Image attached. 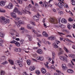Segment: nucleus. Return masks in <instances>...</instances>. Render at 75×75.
<instances>
[{
	"label": "nucleus",
	"instance_id": "a19ab883",
	"mask_svg": "<svg viewBox=\"0 0 75 75\" xmlns=\"http://www.w3.org/2000/svg\"><path fill=\"white\" fill-rule=\"evenodd\" d=\"M17 1L19 4H22V3H23V2H22V0H17Z\"/></svg>",
	"mask_w": 75,
	"mask_h": 75
},
{
	"label": "nucleus",
	"instance_id": "423d86ee",
	"mask_svg": "<svg viewBox=\"0 0 75 75\" xmlns=\"http://www.w3.org/2000/svg\"><path fill=\"white\" fill-rule=\"evenodd\" d=\"M13 7V5L12 3H10L6 7V8H8V9H12Z\"/></svg>",
	"mask_w": 75,
	"mask_h": 75
},
{
	"label": "nucleus",
	"instance_id": "680f3d73",
	"mask_svg": "<svg viewBox=\"0 0 75 75\" xmlns=\"http://www.w3.org/2000/svg\"><path fill=\"white\" fill-rule=\"evenodd\" d=\"M64 31L67 33H69V32L67 30L65 29L64 30Z\"/></svg>",
	"mask_w": 75,
	"mask_h": 75
},
{
	"label": "nucleus",
	"instance_id": "5fc2aeb1",
	"mask_svg": "<svg viewBox=\"0 0 75 75\" xmlns=\"http://www.w3.org/2000/svg\"><path fill=\"white\" fill-rule=\"evenodd\" d=\"M11 31H14L15 33H17V31L14 30L13 29H12L11 30Z\"/></svg>",
	"mask_w": 75,
	"mask_h": 75
},
{
	"label": "nucleus",
	"instance_id": "a211bd4d",
	"mask_svg": "<svg viewBox=\"0 0 75 75\" xmlns=\"http://www.w3.org/2000/svg\"><path fill=\"white\" fill-rule=\"evenodd\" d=\"M48 39L53 41L54 40H55V37L54 36H51L48 38Z\"/></svg>",
	"mask_w": 75,
	"mask_h": 75
},
{
	"label": "nucleus",
	"instance_id": "774afa93",
	"mask_svg": "<svg viewBox=\"0 0 75 75\" xmlns=\"http://www.w3.org/2000/svg\"><path fill=\"white\" fill-rule=\"evenodd\" d=\"M18 65L20 66V67H23V64H22L21 63L19 64Z\"/></svg>",
	"mask_w": 75,
	"mask_h": 75
},
{
	"label": "nucleus",
	"instance_id": "8fccbe9b",
	"mask_svg": "<svg viewBox=\"0 0 75 75\" xmlns=\"http://www.w3.org/2000/svg\"><path fill=\"white\" fill-rule=\"evenodd\" d=\"M58 34H59V35H65V34L62 33H60V32H58Z\"/></svg>",
	"mask_w": 75,
	"mask_h": 75
},
{
	"label": "nucleus",
	"instance_id": "393cba45",
	"mask_svg": "<svg viewBox=\"0 0 75 75\" xmlns=\"http://www.w3.org/2000/svg\"><path fill=\"white\" fill-rule=\"evenodd\" d=\"M2 44H3V41L1 39H0V46L3 47V45Z\"/></svg>",
	"mask_w": 75,
	"mask_h": 75
},
{
	"label": "nucleus",
	"instance_id": "412c9836",
	"mask_svg": "<svg viewBox=\"0 0 75 75\" xmlns=\"http://www.w3.org/2000/svg\"><path fill=\"white\" fill-rule=\"evenodd\" d=\"M42 35L44 37H48V34L45 31L43 32Z\"/></svg>",
	"mask_w": 75,
	"mask_h": 75
},
{
	"label": "nucleus",
	"instance_id": "37998d69",
	"mask_svg": "<svg viewBox=\"0 0 75 75\" xmlns=\"http://www.w3.org/2000/svg\"><path fill=\"white\" fill-rule=\"evenodd\" d=\"M16 64H17L18 65L20 63L19 60H17L16 61Z\"/></svg>",
	"mask_w": 75,
	"mask_h": 75
},
{
	"label": "nucleus",
	"instance_id": "b1692460",
	"mask_svg": "<svg viewBox=\"0 0 75 75\" xmlns=\"http://www.w3.org/2000/svg\"><path fill=\"white\" fill-rule=\"evenodd\" d=\"M0 5L1 6H4L5 5V2L1 1L0 2Z\"/></svg>",
	"mask_w": 75,
	"mask_h": 75
},
{
	"label": "nucleus",
	"instance_id": "603ef678",
	"mask_svg": "<svg viewBox=\"0 0 75 75\" xmlns=\"http://www.w3.org/2000/svg\"><path fill=\"white\" fill-rule=\"evenodd\" d=\"M21 51V48L18 49V52H20Z\"/></svg>",
	"mask_w": 75,
	"mask_h": 75
},
{
	"label": "nucleus",
	"instance_id": "a878e982",
	"mask_svg": "<svg viewBox=\"0 0 75 75\" xmlns=\"http://www.w3.org/2000/svg\"><path fill=\"white\" fill-rule=\"evenodd\" d=\"M69 57H71V58H75V55L73 54H70L69 55Z\"/></svg>",
	"mask_w": 75,
	"mask_h": 75
},
{
	"label": "nucleus",
	"instance_id": "7c9ffc66",
	"mask_svg": "<svg viewBox=\"0 0 75 75\" xmlns=\"http://www.w3.org/2000/svg\"><path fill=\"white\" fill-rule=\"evenodd\" d=\"M27 63L28 65H30V64H31V61L30 60H28L27 61Z\"/></svg>",
	"mask_w": 75,
	"mask_h": 75
},
{
	"label": "nucleus",
	"instance_id": "9b49d317",
	"mask_svg": "<svg viewBox=\"0 0 75 75\" xmlns=\"http://www.w3.org/2000/svg\"><path fill=\"white\" fill-rule=\"evenodd\" d=\"M62 68L64 69V70H67L68 69V67H67L66 64H63L62 65Z\"/></svg>",
	"mask_w": 75,
	"mask_h": 75
},
{
	"label": "nucleus",
	"instance_id": "dca6fc26",
	"mask_svg": "<svg viewBox=\"0 0 75 75\" xmlns=\"http://www.w3.org/2000/svg\"><path fill=\"white\" fill-rule=\"evenodd\" d=\"M37 52L39 54H42V51L41 49H39L37 50Z\"/></svg>",
	"mask_w": 75,
	"mask_h": 75
},
{
	"label": "nucleus",
	"instance_id": "4be33fe9",
	"mask_svg": "<svg viewBox=\"0 0 75 75\" xmlns=\"http://www.w3.org/2000/svg\"><path fill=\"white\" fill-rule=\"evenodd\" d=\"M15 44L17 47H20V44L18 42L16 41L15 42Z\"/></svg>",
	"mask_w": 75,
	"mask_h": 75
},
{
	"label": "nucleus",
	"instance_id": "79ce46f5",
	"mask_svg": "<svg viewBox=\"0 0 75 75\" xmlns=\"http://www.w3.org/2000/svg\"><path fill=\"white\" fill-rule=\"evenodd\" d=\"M64 7H66L67 8H68V5L67 4H64Z\"/></svg>",
	"mask_w": 75,
	"mask_h": 75
},
{
	"label": "nucleus",
	"instance_id": "f03ea898",
	"mask_svg": "<svg viewBox=\"0 0 75 75\" xmlns=\"http://www.w3.org/2000/svg\"><path fill=\"white\" fill-rule=\"evenodd\" d=\"M30 10V8L28 7V6H27L25 7L24 10L22 11V13L23 14H30L31 13L29 11Z\"/></svg>",
	"mask_w": 75,
	"mask_h": 75
},
{
	"label": "nucleus",
	"instance_id": "72a5a7b5",
	"mask_svg": "<svg viewBox=\"0 0 75 75\" xmlns=\"http://www.w3.org/2000/svg\"><path fill=\"white\" fill-rule=\"evenodd\" d=\"M5 74V71L3 70H1V75H4Z\"/></svg>",
	"mask_w": 75,
	"mask_h": 75
},
{
	"label": "nucleus",
	"instance_id": "ea45409f",
	"mask_svg": "<svg viewBox=\"0 0 75 75\" xmlns=\"http://www.w3.org/2000/svg\"><path fill=\"white\" fill-rule=\"evenodd\" d=\"M58 14H60V15H62L63 14H64V13H63V12L62 11H60L58 12Z\"/></svg>",
	"mask_w": 75,
	"mask_h": 75
},
{
	"label": "nucleus",
	"instance_id": "6ab92c4d",
	"mask_svg": "<svg viewBox=\"0 0 75 75\" xmlns=\"http://www.w3.org/2000/svg\"><path fill=\"white\" fill-rule=\"evenodd\" d=\"M52 46H53V48H59L58 46L56 44V43H54L53 44Z\"/></svg>",
	"mask_w": 75,
	"mask_h": 75
},
{
	"label": "nucleus",
	"instance_id": "052dcab7",
	"mask_svg": "<svg viewBox=\"0 0 75 75\" xmlns=\"http://www.w3.org/2000/svg\"><path fill=\"white\" fill-rule=\"evenodd\" d=\"M71 4L72 5H73V6H75V1H73L71 3Z\"/></svg>",
	"mask_w": 75,
	"mask_h": 75
},
{
	"label": "nucleus",
	"instance_id": "c9c22d12",
	"mask_svg": "<svg viewBox=\"0 0 75 75\" xmlns=\"http://www.w3.org/2000/svg\"><path fill=\"white\" fill-rule=\"evenodd\" d=\"M64 49L65 51H66V52H67V53H69V50L66 48V47H64Z\"/></svg>",
	"mask_w": 75,
	"mask_h": 75
},
{
	"label": "nucleus",
	"instance_id": "4468645a",
	"mask_svg": "<svg viewBox=\"0 0 75 75\" xmlns=\"http://www.w3.org/2000/svg\"><path fill=\"white\" fill-rule=\"evenodd\" d=\"M67 72L68 73H69V74H73L74 72V71L73 70L71 69H68L67 70Z\"/></svg>",
	"mask_w": 75,
	"mask_h": 75
},
{
	"label": "nucleus",
	"instance_id": "2eb2a0df",
	"mask_svg": "<svg viewBox=\"0 0 75 75\" xmlns=\"http://www.w3.org/2000/svg\"><path fill=\"white\" fill-rule=\"evenodd\" d=\"M37 60H40V61H42L44 59V57L42 56H40L38 57L37 58Z\"/></svg>",
	"mask_w": 75,
	"mask_h": 75
},
{
	"label": "nucleus",
	"instance_id": "c756f323",
	"mask_svg": "<svg viewBox=\"0 0 75 75\" xmlns=\"http://www.w3.org/2000/svg\"><path fill=\"white\" fill-rule=\"evenodd\" d=\"M18 8L17 7H15L13 10V12H15V13H17V12H18Z\"/></svg>",
	"mask_w": 75,
	"mask_h": 75
},
{
	"label": "nucleus",
	"instance_id": "4d7b16f0",
	"mask_svg": "<svg viewBox=\"0 0 75 75\" xmlns=\"http://www.w3.org/2000/svg\"><path fill=\"white\" fill-rule=\"evenodd\" d=\"M15 42H16V41L13 40L10 42V43H11L12 44H13V43H14V44H15Z\"/></svg>",
	"mask_w": 75,
	"mask_h": 75
},
{
	"label": "nucleus",
	"instance_id": "e433bc0d",
	"mask_svg": "<svg viewBox=\"0 0 75 75\" xmlns=\"http://www.w3.org/2000/svg\"><path fill=\"white\" fill-rule=\"evenodd\" d=\"M0 12L1 13H5L6 11L5 10H3L2 8H0Z\"/></svg>",
	"mask_w": 75,
	"mask_h": 75
},
{
	"label": "nucleus",
	"instance_id": "9d476101",
	"mask_svg": "<svg viewBox=\"0 0 75 75\" xmlns=\"http://www.w3.org/2000/svg\"><path fill=\"white\" fill-rule=\"evenodd\" d=\"M32 32L33 33H34L35 34H36L37 36L38 37H42V35L40 34H38V33L37 32H35V30H32Z\"/></svg>",
	"mask_w": 75,
	"mask_h": 75
},
{
	"label": "nucleus",
	"instance_id": "f704fd0d",
	"mask_svg": "<svg viewBox=\"0 0 75 75\" xmlns=\"http://www.w3.org/2000/svg\"><path fill=\"white\" fill-rule=\"evenodd\" d=\"M28 37L29 38V41H31L32 40V38H33L32 36L29 35H28Z\"/></svg>",
	"mask_w": 75,
	"mask_h": 75
},
{
	"label": "nucleus",
	"instance_id": "e2e57ef3",
	"mask_svg": "<svg viewBox=\"0 0 75 75\" xmlns=\"http://www.w3.org/2000/svg\"><path fill=\"white\" fill-rule=\"evenodd\" d=\"M56 24H55L54 25V26L55 27H58V24H57V23H56Z\"/></svg>",
	"mask_w": 75,
	"mask_h": 75
},
{
	"label": "nucleus",
	"instance_id": "0e129e2a",
	"mask_svg": "<svg viewBox=\"0 0 75 75\" xmlns=\"http://www.w3.org/2000/svg\"><path fill=\"white\" fill-rule=\"evenodd\" d=\"M52 11H53V12H54L55 13L57 12V11H56V9H52Z\"/></svg>",
	"mask_w": 75,
	"mask_h": 75
},
{
	"label": "nucleus",
	"instance_id": "bb28decb",
	"mask_svg": "<svg viewBox=\"0 0 75 75\" xmlns=\"http://www.w3.org/2000/svg\"><path fill=\"white\" fill-rule=\"evenodd\" d=\"M52 59H54L55 57V53L54 52H52Z\"/></svg>",
	"mask_w": 75,
	"mask_h": 75
},
{
	"label": "nucleus",
	"instance_id": "f3484780",
	"mask_svg": "<svg viewBox=\"0 0 75 75\" xmlns=\"http://www.w3.org/2000/svg\"><path fill=\"white\" fill-rule=\"evenodd\" d=\"M42 7H44L46 8H48L49 6L48 5L47 3H44L43 4V5H42Z\"/></svg>",
	"mask_w": 75,
	"mask_h": 75
},
{
	"label": "nucleus",
	"instance_id": "ddd939ff",
	"mask_svg": "<svg viewBox=\"0 0 75 75\" xmlns=\"http://www.w3.org/2000/svg\"><path fill=\"white\" fill-rule=\"evenodd\" d=\"M11 15L12 17L13 18H16V17H17V15H16V14L14 12L11 13Z\"/></svg>",
	"mask_w": 75,
	"mask_h": 75
},
{
	"label": "nucleus",
	"instance_id": "c85d7f7f",
	"mask_svg": "<svg viewBox=\"0 0 75 75\" xmlns=\"http://www.w3.org/2000/svg\"><path fill=\"white\" fill-rule=\"evenodd\" d=\"M8 61L11 65H13L14 64V61L12 60H8Z\"/></svg>",
	"mask_w": 75,
	"mask_h": 75
},
{
	"label": "nucleus",
	"instance_id": "de8ad7c7",
	"mask_svg": "<svg viewBox=\"0 0 75 75\" xmlns=\"http://www.w3.org/2000/svg\"><path fill=\"white\" fill-rule=\"evenodd\" d=\"M68 21H72L73 19H72L71 18H70L68 19Z\"/></svg>",
	"mask_w": 75,
	"mask_h": 75
},
{
	"label": "nucleus",
	"instance_id": "58836bf2",
	"mask_svg": "<svg viewBox=\"0 0 75 75\" xmlns=\"http://www.w3.org/2000/svg\"><path fill=\"white\" fill-rule=\"evenodd\" d=\"M35 73L37 74V75H40V71L39 70H37L35 71Z\"/></svg>",
	"mask_w": 75,
	"mask_h": 75
},
{
	"label": "nucleus",
	"instance_id": "1a4fd4ad",
	"mask_svg": "<svg viewBox=\"0 0 75 75\" xmlns=\"http://www.w3.org/2000/svg\"><path fill=\"white\" fill-rule=\"evenodd\" d=\"M57 73H54V75H64V74L61 73V71L59 70H56Z\"/></svg>",
	"mask_w": 75,
	"mask_h": 75
},
{
	"label": "nucleus",
	"instance_id": "bf43d9fd",
	"mask_svg": "<svg viewBox=\"0 0 75 75\" xmlns=\"http://www.w3.org/2000/svg\"><path fill=\"white\" fill-rule=\"evenodd\" d=\"M66 37H70L71 38H72V36H71V35H67L66 36Z\"/></svg>",
	"mask_w": 75,
	"mask_h": 75
},
{
	"label": "nucleus",
	"instance_id": "f257e3e1",
	"mask_svg": "<svg viewBox=\"0 0 75 75\" xmlns=\"http://www.w3.org/2000/svg\"><path fill=\"white\" fill-rule=\"evenodd\" d=\"M0 22L3 24H8L10 22V20L9 19H5V18L3 16H1L0 19Z\"/></svg>",
	"mask_w": 75,
	"mask_h": 75
},
{
	"label": "nucleus",
	"instance_id": "aec40b11",
	"mask_svg": "<svg viewBox=\"0 0 75 75\" xmlns=\"http://www.w3.org/2000/svg\"><path fill=\"white\" fill-rule=\"evenodd\" d=\"M61 23H65V24H67V20L65 18H62L61 20Z\"/></svg>",
	"mask_w": 75,
	"mask_h": 75
},
{
	"label": "nucleus",
	"instance_id": "20e7f679",
	"mask_svg": "<svg viewBox=\"0 0 75 75\" xmlns=\"http://www.w3.org/2000/svg\"><path fill=\"white\" fill-rule=\"evenodd\" d=\"M59 58L60 60L61 61H66V62H68V59L65 56H60Z\"/></svg>",
	"mask_w": 75,
	"mask_h": 75
},
{
	"label": "nucleus",
	"instance_id": "7ed1b4c3",
	"mask_svg": "<svg viewBox=\"0 0 75 75\" xmlns=\"http://www.w3.org/2000/svg\"><path fill=\"white\" fill-rule=\"evenodd\" d=\"M49 21L51 23H53V24H56L58 23V21L57 20H55L53 18H50Z\"/></svg>",
	"mask_w": 75,
	"mask_h": 75
},
{
	"label": "nucleus",
	"instance_id": "864d4df0",
	"mask_svg": "<svg viewBox=\"0 0 75 75\" xmlns=\"http://www.w3.org/2000/svg\"><path fill=\"white\" fill-rule=\"evenodd\" d=\"M45 65L46 68H48V69H49L50 68V67H49V66H48V65L46 64H45Z\"/></svg>",
	"mask_w": 75,
	"mask_h": 75
},
{
	"label": "nucleus",
	"instance_id": "6e6d98bb",
	"mask_svg": "<svg viewBox=\"0 0 75 75\" xmlns=\"http://www.w3.org/2000/svg\"><path fill=\"white\" fill-rule=\"evenodd\" d=\"M11 2H12L13 3H14V4L16 3V4H18V3L16 2V1H15V0L12 1Z\"/></svg>",
	"mask_w": 75,
	"mask_h": 75
},
{
	"label": "nucleus",
	"instance_id": "2f4dec72",
	"mask_svg": "<svg viewBox=\"0 0 75 75\" xmlns=\"http://www.w3.org/2000/svg\"><path fill=\"white\" fill-rule=\"evenodd\" d=\"M27 28H28V29H30V30L32 29V27L30 26V24H28L27 25Z\"/></svg>",
	"mask_w": 75,
	"mask_h": 75
},
{
	"label": "nucleus",
	"instance_id": "09e8293b",
	"mask_svg": "<svg viewBox=\"0 0 75 75\" xmlns=\"http://www.w3.org/2000/svg\"><path fill=\"white\" fill-rule=\"evenodd\" d=\"M16 33V37H19V34L18 33H17V32H15Z\"/></svg>",
	"mask_w": 75,
	"mask_h": 75
},
{
	"label": "nucleus",
	"instance_id": "338daca9",
	"mask_svg": "<svg viewBox=\"0 0 75 75\" xmlns=\"http://www.w3.org/2000/svg\"><path fill=\"white\" fill-rule=\"evenodd\" d=\"M35 6H36V7H39V5H38V4L36 3L35 4Z\"/></svg>",
	"mask_w": 75,
	"mask_h": 75
},
{
	"label": "nucleus",
	"instance_id": "4c0bfd02",
	"mask_svg": "<svg viewBox=\"0 0 75 75\" xmlns=\"http://www.w3.org/2000/svg\"><path fill=\"white\" fill-rule=\"evenodd\" d=\"M8 64V62H7V61H5L1 63V64H3V65H6V64Z\"/></svg>",
	"mask_w": 75,
	"mask_h": 75
},
{
	"label": "nucleus",
	"instance_id": "a18cd8bd",
	"mask_svg": "<svg viewBox=\"0 0 75 75\" xmlns=\"http://www.w3.org/2000/svg\"><path fill=\"white\" fill-rule=\"evenodd\" d=\"M72 48H73V49H74L75 50H74L73 51V52H74V53H75V45L73 46Z\"/></svg>",
	"mask_w": 75,
	"mask_h": 75
},
{
	"label": "nucleus",
	"instance_id": "13d9d810",
	"mask_svg": "<svg viewBox=\"0 0 75 75\" xmlns=\"http://www.w3.org/2000/svg\"><path fill=\"white\" fill-rule=\"evenodd\" d=\"M47 59H48V61H49V62H50V61H51V59L50 58L48 57Z\"/></svg>",
	"mask_w": 75,
	"mask_h": 75
},
{
	"label": "nucleus",
	"instance_id": "39448f33",
	"mask_svg": "<svg viewBox=\"0 0 75 75\" xmlns=\"http://www.w3.org/2000/svg\"><path fill=\"white\" fill-rule=\"evenodd\" d=\"M16 25H17L18 27H20V24H23V22L21 20L19 21H18V23L16 21H14Z\"/></svg>",
	"mask_w": 75,
	"mask_h": 75
},
{
	"label": "nucleus",
	"instance_id": "cd10ccee",
	"mask_svg": "<svg viewBox=\"0 0 75 75\" xmlns=\"http://www.w3.org/2000/svg\"><path fill=\"white\" fill-rule=\"evenodd\" d=\"M4 34L2 32H0V37L1 38H4Z\"/></svg>",
	"mask_w": 75,
	"mask_h": 75
},
{
	"label": "nucleus",
	"instance_id": "c03bdc74",
	"mask_svg": "<svg viewBox=\"0 0 75 75\" xmlns=\"http://www.w3.org/2000/svg\"><path fill=\"white\" fill-rule=\"evenodd\" d=\"M17 13L18 14V15H22V13L20 11H18L17 12Z\"/></svg>",
	"mask_w": 75,
	"mask_h": 75
},
{
	"label": "nucleus",
	"instance_id": "6e6552de",
	"mask_svg": "<svg viewBox=\"0 0 75 75\" xmlns=\"http://www.w3.org/2000/svg\"><path fill=\"white\" fill-rule=\"evenodd\" d=\"M58 6L61 10H63V4H62V3L61 2L58 3Z\"/></svg>",
	"mask_w": 75,
	"mask_h": 75
},
{
	"label": "nucleus",
	"instance_id": "473e14b6",
	"mask_svg": "<svg viewBox=\"0 0 75 75\" xmlns=\"http://www.w3.org/2000/svg\"><path fill=\"white\" fill-rule=\"evenodd\" d=\"M72 28V25L69 24H68V25L67 26V28H68L69 30H71V28Z\"/></svg>",
	"mask_w": 75,
	"mask_h": 75
},
{
	"label": "nucleus",
	"instance_id": "49530a36",
	"mask_svg": "<svg viewBox=\"0 0 75 75\" xmlns=\"http://www.w3.org/2000/svg\"><path fill=\"white\" fill-rule=\"evenodd\" d=\"M15 18L16 20V21L19 20V19H20V18L18 17H16V18Z\"/></svg>",
	"mask_w": 75,
	"mask_h": 75
},
{
	"label": "nucleus",
	"instance_id": "0eeeda50",
	"mask_svg": "<svg viewBox=\"0 0 75 75\" xmlns=\"http://www.w3.org/2000/svg\"><path fill=\"white\" fill-rule=\"evenodd\" d=\"M33 18L35 21H36L38 22L39 21V19H40V18L38 17L37 16H33Z\"/></svg>",
	"mask_w": 75,
	"mask_h": 75
},
{
	"label": "nucleus",
	"instance_id": "5701e85b",
	"mask_svg": "<svg viewBox=\"0 0 75 75\" xmlns=\"http://www.w3.org/2000/svg\"><path fill=\"white\" fill-rule=\"evenodd\" d=\"M35 69V67L33 66H31L30 67V71H34Z\"/></svg>",
	"mask_w": 75,
	"mask_h": 75
},
{
	"label": "nucleus",
	"instance_id": "f8f14e48",
	"mask_svg": "<svg viewBox=\"0 0 75 75\" xmlns=\"http://www.w3.org/2000/svg\"><path fill=\"white\" fill-rule=\"evenodd\" d=\"M41 72L42 74H45L47 71H46V69H45L44 68V67H42L41 69Z\"/></svg>",
	"mask_w": 75,
	"mask_h": 75
},
{
	"label": "nucleus",
	"instance_id": "3c124183",
	"mask_svg": "<svg viewBox=\"0 0 75 75\" xmlns=\"http://www.w3.org/2000/svg\"><path fill=\"white\" fill-rule=\"evenodd\" d=\"M5 58H6V57L4 56H3L2 57L1 59V60L3 61V60H4V59H5Z\"/></svg>",
	"mask_w": 75,
	"mask_h": 75
},
{
	"label": "nucleus",
	"instance_id": "69168bd1",
	"mask_svg": "<svg viewBox=\"0 0 75 75\" xmlns=\"http://www.w3.org/2000/svg\"><path fill=\"white\" fill-rule=\"evenodd\" d=\"M51 68L52 69H54V68H55V67H54V66L52 65L51 66Z\"/></svg>",
	"mask_w": 75,
	"mask_h": 75
}]
</instances>
